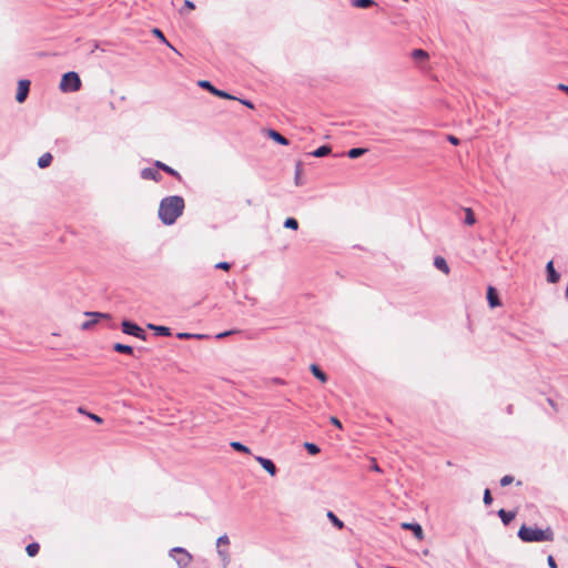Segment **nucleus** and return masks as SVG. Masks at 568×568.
Wrapping results in <instances>:
<instances>
[{"mask_svg": "<svg viewBox=\"0 0 568 568\" xmlns=\"http://www.w3.org/2000/svg\"><path fill=\"white\" fill-rule=\"evenodd\" d=\"M184 200L180 195H171L161 200L159 205V219L165 225H172L182 215Z\"/></svg>", "mask_w": 568, "mask_h": 568, "instance_id": "obj_1", "label": "nucleus"}, {"mask_svg": "<svg viewBox=\"0 0 568 568\" xmlns=\"http://www.w3.org/2000/svg\"><path fill=\"white\" fill-rule=\"evenodd\" d=\"M518 537L525 542L554 541L555 532L550 526L541 529L536 526L523 525L518 530Z\"/></svg>", "mask_w": 568, "mask_h": 568, "instance_id": "obj_2", "label": "nucleus"}, {"mask_svg": "<svg viewBox=\"0 0 568 568\" xmlns=\"http://www.w3.org/2000/svg\"><path fill=\"white\" fill-rule=\"evenodd\" d=\"M216 554L222 568H227L231 562L230 538L226 534L216 539Z\"/></svg>", "mask_w": 568, "mask_h": 568, "instance_id": "obj_3", "label": "nucleus"}, {"mask_svg": "<svg viewBox=\"0 0 568 568\" xmlns=\"http://www.w3.org/2000/svg\"><path fill=\"white\" fill-rule=\"evenodd\" d=\"M81 88V79L74 71L67 72L62 75L59 89L62 92H77Z\"/></svg>", "mask_w": 568, "mask_h": 568, "instance_id": "obj_4", "label": "nucleus"}, {"mask_svg": "<svg viewBox=\"0 0 568 568\" xmlns=\"http://www.w3.org/2000/svg\"><path fill=\"white\" fill-rule=\"evenodd\" d=\"M169 556L174 559L179 568H187L193 557L182 547H174L169 551Z\"/></svg>", "mask_w": 568, "mask_h": 568, "instance_id": "obj_5", "label": "nucleus"}, {"mask_svg": "<svg viewBox=\"0 0 568 568\" xmlns=\"http://www.w3.org/2000/svg\"><path fill=\"white\" fill-rule=\"evenodd\" d=\"M122 332L128 335H132L136 338H140L142 341L146 339L145 332L135 323L130 321H123L121 323Z\"/></svg>", "mask_w": 568, "mask_h": 568, "instance_id": "obj_6", "label": "nucleus"}, {"mask_svg": "<svg viewBox=\"0 0 568 568\" xmlns=\"http://www.w3.org/2000/svg\"><path fill=\"white\" fill-rule=\"evenodd\" d=\"M199 87L200 88H203V89H206L209 90L212 94L219 97V98H222V99H227V100H233V99H236V97L225 92V91H222V90H219L216 89L215 87L212 85V83L207 80H200L197 82Z\"/></svg>", "mask_w": 568, "mask_h": 568, "instance_id": "obj_7", "label": "nucleus"}, {"mask_svg": "<svg viewBox=\"0 0 568 568\" xmlns=\"http://www.w3.org/2000/svg\"><path fill=\"white\" fill-rule=\"evenodd\" d=\"M29 90H30V81L29 80H20L18 82L16 100L19 103H23L26 101V99L28 98Z\"/></svg>", "mask_w": 568, "mask_h": 568, "instance_id": "obj_8", "label": "nucleus"}, {"mask_svg": "<svg viewBox=\"0 0 568 568\" xmlns=\"http://www.w3.org/2000/svg\"><path fill=\"white\" fill-rule=\"evenodd\" d=\"M85 315L90 317L89 321H85L81 324L82 329H90L102 317H109L108 314L99 313V312H87Z\"/></svg>", "mask_w": 568, "mask_h": 568, "instance_id": "obj_9", "label": "nucleus"}, {"mask_svg": "<svg viewBox=\"0 0 568 568\" xmlns=\"http://www.w3.org/2000/svg\"><path fill=\"white\" fill-rule=\"evenodd\" d=\"M255 460L271 475V476H275L276 473H277V468L275 466V464L268 459V458H265V457H262V456H255Z\"/></svg>", "mask_w": 568, "mask_h": 568, "instance_id": "obj_10", "label": "nucleus"}, {"mask_svg": "<svg viewBox=\"0 0 568 568\" xmlns=\"http://www.w3.org/2000/svg\"><path fill=\"white\" fill-rule=\"evenodd\" d=\"M141 178L143 180H153L155 182H159L161 180V174L159 173L156 168H144L141 171Z\"/></svg>", "mask_w": 568, "mask_h": 568, "instance_id": "obj_11", "label": "nucleus"}, {"mask_svg": "<svg viewBox=\"0 0 568 568\" xmlns=\"http://www.w3.org/2000/svg\"><path fill=\"white\" fill-rule=\"evenodd\" d=\"M402 528L413 531L415 537L419 540L423 539V537H424V532H423L422 526L419 524L404 523V524H402Z\"/></svg>", "mask_w": 568, "mask_h": 568, "instance_id": "obj_12", "label": "nucleus"}, {"mask_svg": "<svg viewBox=\"0 0 568 568\" xmlns=\"http://www.w3.org/2000/svg\"><path fill=\"white\" fill-rule=\"evenodd\" d=\"M546 270H547V281L552 284L557 283L560 278V275H559V273L556 272L552 261H549L547 263Z\"/></svg>", "mask_w": 568, "mask_h": 568, "instance_id": "obj_13", "label": "nucleus"}, {"mask_svg": "<svg viewBox=\"0 0 568 568\" xmlns=\"http://www.w3.org/2000/svg\"><path fill=\"white\" fill-rule=\"evenodd\" d=\"M487 300L490 307H496L500 305V301L498 298L497 292L493 286H489L487 290Z\"/></svg>", "mask_w": 568, "mask_h": 568, "instance_id": "obj_14", "label": "nucleus"}, {"mask_svg": "<svg viewBox=\"0 0 568 568\" xmlns=\"http://www.w3.org/2000/svg\"><path fill=\"white\" fill-rule=\"evenodd\" d=\"M146 327L149 329L154 331L155 334L159 335V336H170L171 335V329L168 326L148 324Z\"/></svg>", "mask_w": 568, "mask_h": 568, "instance_id": "obj_15", "label": "nucleus"}, {"mask_svg": "<svg viewBox=\"0 0 568 568\" xmlns=\"http://www.w3.org/2000/svg\"><path fill=\"white\" fill-rule=\"evenodd\" d=\"M154 166H155L156 169L163 170L164 172H166L168 174H170V175H172V176H174V178L180 179V174H179V172H178L176 170H174L173 168H171V166H169V165L164 164V163H163V162H161V161H155V162H154Z\"/></svg>", "mask_w": 568, "mask_h": 568, "instance_id": "obj_16", "label": "nucleus"}, {"mask_svg": "<svg viewBox=\"0 0 568 568\" xmlns=\"http://www.w3.org/2000/svg\"><path fill=\"white\" fill-rule=\"evenodd\" d=\"M434 265L436 268H438L439 271H442L445 274H448L450 271L446 260L442 256H436L434 258Z\"/></svg>", "mask_w": 568, "mask_h": 568, "instance_id": "obj_17", "label": "nucleus"}, {"mask_svg": "<svg viewBox=\"0 0 568 568\" xmlns=\"http://www.w3.org/2000/svg\"><path fill=\"white\" fill-rule=\"evenodd\" d=\"M498 516L504 525H508V524H510V521L514 520L516 514L514 511H507L505 509H500L498 511Z\"/></svg>", "mask_w": 568, "mask_h": 568, "instance_id": "obj_18", "label": "nucleus"}, {"mask_svg": "<svg viewBox=\"0 0 568 568\" xmlns=\"http://www.w3.org/2000/svg\"><path fill=\"white\" fill-rule=\"evenodd\" d=\"M268 136L282 145L288 144V140L275 130H270Z\"/></svg>", "mask_w": 568, "mask_h": 568, "instance_id": "obj_19", "label": "nucleus"}, {"mask_svg": "<svg viewBox=\"0 0 568 568\" xmlns=\"http://www.w3.org/2000/svg\"><path fill=\"white\" fill-rule=\"evenodd\" d=\"M52 159H53V158H52L51 153H49V152H47V153L42 154V155L39 158V160H38V166H39L40 169H45V168H48V166L51 164Z\"/></svg>", "mask_w": 568, "mask_h": 568, "instance_id": "obj_20", "label": "nucleus"}, {"mask_svg": "<svg viewBox=\"0 0 568 568\" xmlns=\"http://www.w3.org/2000/svg\"><path fill=\"white\" fill-rule=\"evenodd\" d=\"M311 372L322 383H325L327 381V375L316 364L311 365Z\"/></svg>", "mask_w": 568, "mask_h": 568, "instance_id": "obj_21", "label": "nucleus"}, {"mask_svg": "<svg viewBox=\"0 0 568 568\" xmlns=\"http://www.w3.org/2000/svg\"><path fill=\"white\" fill-rule=\"evenodd\" d=\"M332 149L328 145H322L315 151L312 152V155L315 158H323L331 153Z\"/></svg>", "mask_w": 568, "mask_h": 568, "instance_id": "obj_22", "label": "nucleus"}, {"mask_svg": "<svg viewBox=\"0 0 568 568\" xmlns=\"http://www.w3.org/2000/svg\"><path fill=\"white\" fill-rule=\"evenodd\" d=\"M375 4L374 0H352V6L355 8H369Z\"/></svg>", "mask_w": 568, "mask_h": 568, "instance_id": "obj_23", "label": "nucleus"}, {"mask_svg": "<svg viewBox=\"0 0 568 568\" xmlns=\"http://www.w3.org/2000/svg\"><path fill=\"white\" fill-rule=\"evenodd\" d=\"M113 349L115 352L122 353V354H132L133 353V348L130 345H125V344H121V343L114 344Z\"/></svg>", "mask_w": 568, "mask_h": 568, "instance_id": "obj_24", "label": "nucleus"}, {"mask_svg": "<svg viewBox=\"0 0 568 568\" xmlns=\"http://www.w3.org/2000/svg\"><path fill=\"white\" fill-rule=\"evenodd\" d=\"M367 152V149H363V148H354V149H351L348 152H347V156L351 158V159H357L359 158L361 155L365 154Z\"/></svg>", "mask_w": 568, "mask_h": 568, "instance_id": "obj_25", "label": "nucleus"}, {"mask_svg": "<svg viewBox=\"0 0 568 568\" xmlns=\"http://www.w3.org/2000/svg\"><path fill=\"white\" fill-rule=\"evenodd\" d=\"M465 224L473 225L476 223V219L471 209L466 207L465 210Z\"/></svg>", "mask_w": 568, "mask_h": 568, "instance_id": "obj_26", "label": "nucleus"}, {"mask_svg": "<svg viewBox=\"0 0 568 568\" xmlns=\"http://www.w3.org/2000/svg\"><path fill=\"white\" fill-rule=\"evenodd\" d=\"M230 446L235 449L236 452H241V453H245V454H251V449L243 445L242 443L240 442H232L230 443Z\"/></svg>", "mask_w": 568, "mask_h": 568, "instance_id": "obj_27", "label": "nucleus"}, {"mask_svg": "<svg viewBox=\"0 0 568 568\" xmlns=\"http://www.w3.org/2000/svg\"><path fill=\"white\" fill-rule=\"evenodd\" d=\"M412 58L414 60H426L428 58V54L426 51L422 50V49H415L413 52H412Z\"/></svg>", "mask_w": 568, "mask_h": 568, "instance_id": "obj_28", "label": "nucleus"}, {"mask_svg": "<svg viewBox=\"0 0 568 568\" xmlns=\"http://www.w3.org/2000/svg\"><path fill=\"white\" fill-rule=\"evenodd\" d=\"M40 546L37 542H31L27 546L26 551L30 557L36 556L39 552Z\"/></svg>", "mask_w": 568, "mask_h": 568, "instance_id": "obj_29", "label": "nucleus"}, {"mask_svg": "<svg viewBox=\"0 0 568 568\" xmlns=\"http://www.w3.org/2000/svg\"><path fill=\"white\" fill-rule=\"evenodd\" d=\"M327 517L329 518V520L333 523V525L335 527H337L338 529L343 528V526H344L343 521L341 519H338L333 511H328Z\"/></svg>", "mask_w": 568, "mask_h": 568, "instance_id": "obj_30", "label": "nucleus"}, {"mask_svg": "<svg viewBox=\"0 0 568 568\" xmlns=\"http://www.w3.org/2000/svg\"><path fill=\"white\" fill-rule=\"evenodd\" d=\"M176 337L179 339H190V338H203L204 335L202 334H191V333H178Z\"/></svg>", "mask_w": 568, "mask_h": 568, "instance_id": "obj_31", "label": "nucleus"}, {"mask_svg": "<svg viewBox=\"0 0 568 568\" xmlns=\"http://www.w3.org/2000/svg\"><path fill=\"white\" fill-rule=\"evenodd\" d=\"M284 226L286 229L291 230H297L298 229V222L294 217H287L284 222Z\"/></svg>", "mask_w": 568, "mask_h": 568, "instance_id": "obj_32", "label": "nucleus"}, {"mask_svg": "<svg viewBox=\"0 0 568 568\" xmlns=\"http://www.w3.org/2000/svg\"><path fill=\"white\" fill-rule=\"evenodd\" d=\"M78 412H79L80 414H85V415H87V417H88L89 419L93 420V422H94V423H97V424H101V423H103V419H102L101 417H99V416H98V415H95V414L85 413L81 407L78 409Z\"/></svg>", "mask_w": 568, "mask_h": 568, "instance_id": "obj_33", "label": "nucleus"}, {"mask_svg": "<svg viewBox=\"0 0 568 568\" xmlns=\"http://www.w3.org/2000/svg\"><path fill=\"white\" fill-rule=\"evenodd\" d=\"M152 33H153L156 38H159L162 42H164L166 45H169L171 49H173V50H174V48H173V47L168 42V40L165 39V37H164L163 32H162L160 29L154 28V29L152 30Z\"/></svg>", "mask_w": 568, "mask_h": 568, "instance_id": "obj_34", "label": "nucleus"}, {"mask_svg": "<svg viewBox=\"0 0 568 568\" xmlns=\"http://www.w3.org/2000/svg\"><path fill=\"white\" fill-rule=\"evenodd\" d=\"M304 446L311 455H316L320 453L318 446L313 443H305Z\"/></svg>", "mask_w": 568, "mask_h": 568, "instance_id": "obj_35", "label": "nucleus"}, {"mask_svg": "<svg viewBox=\"0 0 568 568\" xmlns=\"http://www.w3.org/2000/svg\"><path fill=\"white\" fill-rule=\"evenodd\" d=\"M513 481H514V477H513V476H510V475H505V476H504V477H501V479H500V485H501L503 487H505V486L510 485Z\"/></svg>", "mask_w": 568, "mask_h": 568, "instance_id": "obj_36", "label": "nucleus"}, {"mask_svg": "<svg viewBox=\"0 0 568 568\" xmlns=\"http://www.w3.org/2000/svg\"><path fill=\"white\" fill-rule=\"evenodd\" d=\"M483 500H484V504L487 505V506L493 503V497H491V494H490L489 489H485Z\"/></svg>", "mask_w": 568, "mask_h": 568, "instance_id": "obj_37", "label": "nucleus"}, {"mask_svg": "<svg viewBox=\"0 0 568 568\" xmlns=\"http://www.w3.org/2000/svg\"><path fill=\"white\" fill-rule=\"evenodd\" d=\"M231 265L227 262H219L215 264V268L227 271L230 270Z\"/></svg>", "mask_w": 568, "mask_h": 568, "instance_id": "obj_38", "label": "nucleus"}, {"mask_svg": "<svg viewBox=\"0 0 568 568\" xmlns=\"http://www.w3.org/2000/svg\"><path fill=\"white\" fill-rule=\"evenodd\" d=\"M236 331H226V332H222V333H219L216 335V338L221 339V338H224L226 336H230L232 334H234Z\"/></svg>", "mask_w": 568, "mask_h": 568, "instance_id": "obj_39", "label": "nucleus"}, {"mask_svg": "<svg viewBox=\"0 0 568 568\" xmlns=\"http://www.w3.org/2000/svg\"><path fill=\"white\" fill-rule=\"evenodd\" d=\"M371 469L376 471V473H381L382 469L379 468V466L377 465L375 458H372V465H371Z\"/></svg>", "mask_w": 568, "mask_h": 568, "instance_id": "obj_40", "label": "nucleus"}, {"mask_svg": "<svg viewBox=\"0 0 568 568\" xmlns=\"http://www.w3.org/2000/svg\"><path fill=\"white\" fill-rule=\"evenodd\" d=\"M547 564H548V566H549L550 568H557V564H556V561H555V559H554V557H552L551 555H550V556H548V558H547Z\"/></svg>", "mask_w": 568, "mask_h": 568, "instance_id": "obj_41", "label": "nucleus"}, {"mask_svg": "<svg viewBox=\"0 0 568 568\" xmlns=\"http://www.w3.org/2000/svg\"><path fill=\"white\" fill-rule=\"evenodd\" d=\"M235 100H237V98H236ZM239 101H240L242 104H244L245 106H247V108H250V109H254V104H253L251 101H248V100H243V99H239Z\"/></svg>", "mask_w": 568, "mask_h": 568, "instance_id": "obj_42", "label": "nucleus"}, {"mask_svg": "<svg viewBox=\"0 0 568 568\" xmlns=\"http://www.w3.org/2000/svg\"><path fill=\"white\" fill-rule=\"evenodd\" d=\"M184 8L193 10L195 8V4L191 0H184Z\"/></svg>", "mask_w": 568, "mask_h": 568, "instance_id": "obj_43", "label": "nucleus"}, {"mask_svg": "<svg viewBox=\"0 0 568 568\" xmlns=\"http://www.w3.org/2000/svg\"><path fill=\"white\" fill-rule=\"evenodd\" d=\"M447 140H448L452 144H454V145H458V144H459V140H458L456 136H454V135H448V136H447Z\"/></svg>", "mask_w": 568, "mask_h": 568, "instance_id": "obj_44", "label": "nucleus"}, {"mask_svg": "<svg viewBox=\"0 0 568 568\" xmlns=\"http://www.w3.org/2000/svg\"><path fill=\"white\" fill-rule=\"evenodd\" d=\"M329 420H331V423L333 424V426H342L341 420H339L337 417H335V416H332V417L329 418Z\"/></svg>", "mask_w": 568, "mask_h": 568, "instance_id": "obj_45", "label": "nucleus"}, {"mask_svg": "<svg viewBox=\"0 0 568 568\" xmlns=\"http://www.w3.org/2000/svg\"><path fill=\"white\" fill-rule=\"evenodd\" d=\"M558 89L568 94V85L560 83L558 84Z\"/></svg>", "mask_w": 568, "mask_h": 568, "instance_id": "obj_46", "label": "nucleus"}, {"mask_svg": "<svg viewBox=\"0 0 568 568\" xmlns=\"http://www.w3.org/2000/svg\"><path fill=\"white\" fill-rule=\"evenodd\" d=\"M547 400H548V403H549L552 407H555V403H554V400H552L551 398H547Z\"/></svg>", "mask_w": 568, "mask_h": 568, "instance_id": "obj_47", "label": "nucleus"}]
</instances>
